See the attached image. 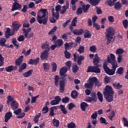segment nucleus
Wrapping results in <instances>:
<instances>
[{"label": "nucleus", "mask_w": 128, "mask_h": 128, "mask_svg": "<svg viewBox=\"0 0 128 128\" xmlns=\"http://www.w3.org/2000/svg\"><path fill=\"white\" fill-rule=\"evenodd\" d=\"M47 9L40 8L38 11L37 20L40 24H46L48 21V16H46Z\"/></svg>", "instance_id": "obj_1"}, {"label": "nucleus", "mask_w": 128, "mask_h": 128, "mask_svg": "<svg viewBox=\"0 0 128 128\" xmlns=\"http://www.w3.org/2000/svg\"><path fill=\"white\" fill-rule=\"evenodd\" d=\"M62 80H60V78L58 76L56 75L54 77V84L56 87H58L59 86V91L60 93H64L65 91V88L66 84V78H64L62 77Z\"/></svg>", "instance_id": "obj_2"}, {"label": "nucleus", "mask_w": 128, "mask_h": 128, "mask_svg": "<svg viewBox=\"0 0 128 128\" xmlns=\"http://www.w3.org/2000/svg\"><path fill=\"white\" fill-rule=\"evenodd\" d=\"M114 90L112 87L109 85H106L103 94L105 98L108 102H111L114 101Z\"/></svg>", "instance_id": "obj_3"}, {"label": "nucleus", "mask_w": 128, "mask_h": 128, "mask_svg": "<svg viewBox=\"0 0 128 128\" xmlns=\"http://www.w3.org/2000/svg\"><path fill=\"white\" fill-rule=\"evenodd\" d=\"M21 26L22 25L18 22H13V30L11 31L10 28H7L5 32V38H6V39H8L10 38V36H12L14 34V32L18 31Z\"/></svg>", "instance_id": "obj_4"}, {"label": "nucleus", "mask_w": 128, "mask_h": 128, "mask_svg": "<svg viewBox=\"0 0 128 128\" xmlns=\"http://www.w3.org/2000/svg\"><path fill=\"white\" fill-rule=\"evenodd\" d=\"M95 86H100L102 84L98 82V78L96 77L90 78L88 80V82L84 84V87L88 89L92 90L94 87V84Z\"/></svg>", "instance_id": "obj_5"}, {"label": "nucleus", "mask_w": 128, "mask_h": 128, "mask_svg": "<svg viewBox=\"0 0 128 128\" xmlns=\"http://www.w3.org/2000/svg\"><path fill=\"white\" fill-rule=\"evenodd\" d=\"M41 48L42 49H46V50H44L43 52H42L40 55V58L42 60H47L49 56V52L50 50V48H49V44H47L46 43H44L42 44Z\"/></svg>", "instance_id": "obj_6"}, {"label": "nucleus", "mask_w": 128, "mask_h": 128, "mask_svg": "<svg viewBox=\"0 0 128 128\" xmlns=\"http://www.w3.org/2000/svg\"><path fill=\"white\" fill-rule=\"evenodd\" d=\"M115 34V30L114 28H112V26L109 27L106 29V32H105L106 37L107 40L106 44L108 45L112 40Z\"/></svg>", "instance_id": "obj_7"}, {"label": "nucleus", "mask_w": 128, "mask_h": 128, "mask_svg": "<svg viewBox=\"0 0 128 128\" xmlns=\"http://www.w3.org/2000/svg\"><path fill=\"white\" fill-rule=\"evenodd\" d=\"M87 72H94L96 74H100V69L97 66H89L87 70Z\"/></svg>", "instance_id": "obj_8"}, {"label": "nucleus", "mask_w": 128, "mask_h": 128, "mask_svg": "<svg viewBox=\"0 0 128 128\" xmlns=\"http://www.w3.org/2000/svg\"><path fill=\"white\" fill-rule=\"evenodd\" d=\"M14 114L16 116H16V118L18 119L23 118L26 115L24 112L22 113V109L20 108L14 110Z\"/></svg>", "instance_id": "obj_9"}, {"label": "nucleus", "mask_w": 128, "mask_h": 128, "mask_svg": "<svg viewBox=\"0 0 128 128\" xmlns=\"http://www.w3.org/2000/svg\"><path fill=\"white\" fill-rule=\"evenodd\" d=\"M90 96H88L87 101L88 102H91L93 101L96 102L97 101V97L96 92H92L90 94Z\"/></svg>", "instance_id": "obj_10"}, {"label": "nucleus", "mask_w": 128, "mask_h": 128, "mask_svg": "<svg viewBox=\"0 0 128 128\" xmlns=\"http://www.w3.org/2000/svg\"><path fill=\"white\" fill-rule=\"evenodd\" d=\"M108 62L109 64H112V69L113 70H116V68H118V63L116 61H112L109 58V56H108Z\"/></svg>", "instance_id": "obj_11"}, {"label": "nucleus", "mask_w": 128, "mask_h": 128, "mask_svg": "<svg viewBox=\"0 0 128 128\" xmlns=\"http://www.w3.org/2000/svg\"><path fill=\"white\" fill-rule=\"evenodd\" d=\"M22 8V5L16 2H14L12 5V9L11 10L14 12L16 10H20Z\"/></svg>", "instance_id": "obj_12"}, {"label": "nucleus", "mask_w": 128, "mask_h": 128, "mask_svg": "<svg viewBox=\"0 0 128 128\" xmlns=\"http://www.w3.org/2000/svg\"><path fill=\"white\" fill-rule=\"evenodd\" d=\"M24 60V56H21L18 57L16 60H15V64L16 66H20L22 64Z\"/></svg>", "instance_id": "obj_13"}, {"label": "nucleus", "mask_w": 128, "mask_h": 128, "mask_svg": "<svg viewBox=\"0 0 128 128\" xmlns=\"http://www.w3.org/2000/svg\"><path fill=\"white\" fill-rule=\"evenodd\" d=\"M12 113L10 112H7L6 114H5L4 117V122H7L8 120H10L12 117Z\"/></svg>", "instance_id": "obj_14"}, {"label": "nucleus", "mask_w": 128, "mask_h": 128, "mask_svg": "<svg viewBox=\"0 0 128 128\" xmlns=\"http://www.w3.org/2000/svg\"><path fill=\"white\" fill-rule=\"evenodd\" d=\"M18 66H10L8 67L5 68V70L7 72H11L12 71L17 70Z\"/></svg>", "instance_id": "obj_15"}, {"label": "nucleus", "mask_w": 128, "mask_h": 128, "mask_svg": "<svg viewBox=\"0 0 128 128\" xmlns=\"http://www.w3.org/2000/svg\"><path fill=\"white\" fill-rule=\"evenodd\" d=\"M108 76H114L115 74L116 70L114 69H110V68L104 70Z\"/></svg>", "instance_id": "obj_16"}, {"label": "nucleus", "mask_w": 128, "mask_h": 128, "mask_svg": "<svg viewBox=\"0 0 128 128\" xmlns=\"http://www.w3.org/2000/svg\"><path fill=\"white\" fill-rule=\"evenodd\" d=\"M84 32V30L83 29L80 30H72V34L75 36H80Z\"/></svg>", "instance_id": "obj_17"}, {"label": "nucleus", "mask_w": 128, "mask_h": 128, "mask_svg": "<svg viewBox=\"0 0 128 128\" xmlns=\"http://www.w3.org/2000/svg\"><path fill=\"white\" fill-rule=\"evenodd\" d=\"M39 60H40L39 58H37L34 60L30 59V60L28 61V64H32V65L34 64L36 66L39 62Z\"/></svg>", "instance_id": "obj_18"}, {"label": "nucleus", "mask_w": 128, "mask_h": 128, "mask_svg": "<svg viewBox=\"0 0 128 128\" xmlns=\"http://www.w3.org/2000/svg\"><path fill=\"white\" fill-rule=\"evenodd\" d=\"M10 106L13 110H17L18 108V104L16 101L13 100L10 104Z\"/></svg>", "instance_id": "obj_19"}, {"label": "nucleus", "mask_w": 128, "mask_h": 128, "mask_svg": "<svg viewBox=\"0 0 128 128\" xmlns=\"http://www.w3.org/2000/svg\"><path fill=\"white\" fill-rule=\"evenodd\" d=\"M52 16L54 18H55L56 20H58L60 18L59 12H54V8L52 9Z\"/></svg>", "instance_id": "obj_20"}, {"label": "nucleus", "mask_w": 128, "mask_h": 128, "mask_svg": "<svg viewBox=\"0 0 128 128\" xmlns=\"http://www.w3.org/2000/svg\"><path fill=\"white\" fill-rule=\"evenodd\" d=\"M54 42L58 46V48H60L63 44V40L62 39H58Z\"/></svg>", "instance_id": "obj_21"}, {"label": "nucleus", "mask_w": 128, "mask_h": 128, "mask_svg": "<svg viewBox=\"0 0 128 128\" xmlns=\"http://www.w3.org/2000/svg\"><path fill=\"white\" fill-rule=\"evenodd\" d=\"M80 108L82 111L85 112L86 108L88 106V104L86 102H82L80 103Z\"/></svg>", "instance_id": "obj_22"}, {"label": "nucleus", "mask_w": 128, "mask_h": 128, "mask_svg": "<svg viewBox=\"0 0 128 128\" xmlns=\"http://www.w3.org/2000/svg\"><path fill=\"white\" fill-rule=\"evenodd\" d=\"M44 70L46 72H48L50 70V64L47 62L43 64Z\"/></svg>", "instance_id": "obj_23"}, {"label": "nucleus", "mask_w": 128, "mask_h": 128, "mask_svg": "<svg viewBox=\"0 0 128 128\" xmlns=\"http://www.w3.org/2000/svg\"><path fill=\"white\" fill-rule=\"evenodd\" d=\"M100 0H89V2L91 5L96 6L98 4Z\"/></svg>", "instance_id": "obj_24"}, {"label": "nucleus", "mask_w": 128, "mask_h": 128, "mask_svg": "<svg viewBox=\"0 0 128 128\" xmlns=\"http://www.w3.org/2000/svg\"><path fill=\"white\" fill-rule=\"evenodd\" d=\"M32 28H30L26 30L24 28H22L23 33L26 38L28 35L29 32L31 31Z\"/></svg>", "instance_id": "obj_25"}, {"label": "nucleus", "mask_w": 128, "mask_h": 128, "mask_svg": "<svg viewBox=\"0 0 128 128\" xmlns=\"http://www.w3.org/2000/svg\"><path fill=\"white\" fill-rule=\"evenodd\" d=\"M27 66V65L26 62H23L21 66L19 67V69H18V72H22L26 70V68Z\"/></svg>", "instance_id": "obj_26"}, {"label": "nucleus", "mask_w": 128, "mask_h": 128, "mask_svg": "<svg viewBox=\"0 0 128 128\" xmlns=\"http://www.w3.org/2000/svg\"><path fill=\"white\" fill-rule=\"evenodd\" d=\"M58 108H60V110H61V111L64 114L66 115L68 114V112L66 110L65 106L61 104L58 106Z\"/></svg>", "instance_id": "obj_27"}, {"label": "nucleus", "mask_w": 128, "mask_h": 128, "mask_svg": "<svg viewBox=\"0 0 128 128\" xmlns=\"http://www.w3.org/2000/svg\"><path fill=\"white\" fill-rule=\"evenodd\" d=\"M112 86L116 89H120L122 88V84H120L119 82H116L112 84Z\"/></svg>", "instance_id": "obj_28"}, {"label": "nucleus", "mask_w": 128, "mask_h": 128, "mask_svg": "<svg viewBox=\"0 0 128 128\" xmlns=\"http://www.w3.org/2000/svg\"><path fill=\"white\" fill-rule=\"evenodd\" d=\"M7 42V39L4 38H0V46L3 47V46H5L6 43Z\"/></svg>", "instance_id": "obj_29"}, {"label": "nucleus", "mask_w": 128, "mask_h": 128, "mask_svg": "<svg viewBox=\"0 0 128 128\" xmlns=\"http://www.w3.org/2000/svg\"><path fill=\"white\" fill-rule=\"evenodd\" d=\"M78 92L76 90H73L72 91L71 93V97L72 98L75 99L76 98L78 97Z\"/></svg>", "instance_id": "obj_30"}, {"label": "nucleus", "mask_w": 128, "mask_h": 128, "mask_svg": "<svg viewBox=\"0 0 128 128\" xmlns=\"http://www.w3.org/2000/svg\"><path fill=\"white\" fill-rule=\"evenodd\" d=\"M94 65L98 67V64L100 63V58L98 57H96L94 58L93 61Z\"/></svg>", "instance_id": "obj_31"}, {"label": "nucleus", "mask_w": 128, "mask_h": 128, "mask_svg": "<svg viewBox=\"0 0 128 128\" xmlns=\"http://www.w3.org/2000/svg\"><path fill=\"white\" fill-rule=\"evenodd\" d=\"M114 3H115V2L112 0H108V1H106L105 2V4H106V6H114Z\"/></svg>", "instance_id": "obj_32"}, {"label": "nucleus", "mask_w": 128, "mask_h": 128, "mask_svg": "<svg viewBox=\"0 0 128 128\" xmlns=\"http://www.w3.org/2000/svg\"><path fill=\"white\" fill-rule=\"evenodd\" d=\"M84 60V56H78V60H77V64L78 65H80L82 64V60Z\"/></svg>", "instance_id": "obj_33"}, {"label": "nucleus", "mask_w": 128, "mask_h": 128, "mask_svg": "<svg viewBox=\"0 0 128 128\" xmlns=\"http://www.w3.org/2000/svg\"><path fill=\"white\" fill-rule=\"evenodd\" d=\"M52 123L54 126L58 127L60 126V121L56 118L52 120Z\"/></svg>", "instance_id": "obj_34"}, {"label": "nucleus", "mask_w": 128, "mask_h": 128, "mask_svg": "<svg viewBox=\"0 0 128 128\" xmlns=\"http://www.w3.org/2000/svg\"><path fill=\"white\" fill-rule=\"evenodd\" d=\"M52 67V72H56L57 70V64L56 62H52L51 64Z\"/></svg>", "instance_id": "obj_35"}, {"label": "nucleus", "mask_w": 128, "mask_h": 128, "mask_svg": "<svg viewBox=\"0 0 128 128\" xmlns=\"http://www.w3.org/2000/svg\"><path fill=\"white\" fill-rule=\"evenodd\" d=\"M90 7V5L87 4L86 6H83L82 7V9L83 10V12L84 13H86L88 12V9Z\"/></svg>", "instance_id": "obj_36"}, {"label": "nucleus", "mask_w": 128, "mask_h": 128, "mask_svg": "<svg viewBox=\"0 0 128 128\" xmlns=\"http://www.w3.org/2000/svg\"><path fill=\"white\" fill-rule=\"evenodd\" d=\"M32 70H30L27 72H25L23 74L24 77L27 78L28 77L30 76H31L32 73Z\"/></svg>", "instance_id": "obj_37"}, {"label": "nucleus", "mask_w": 128, "mask_h": 128, "mask_svg": "<svg viewBox=\"0 0 128 128\" xmlns=\"http://www.w3.org/2000/svg\"><path fill=\"white\" fill-rule=\"evenodd\" d=\"M78 52L80 54H84V46H79V48L78 50Z\"/></svg>", "instance_id": "obj_38"}, {"label": "nucleus", "mask_w": 128, "mask_h": 128, "mask_svg": "<svg viewBox=\"0 0 128 128\" xmlns=\"http://www.w3.org/2000/svg\"><path fill=\"white\" fill-rule=\"evenodd\" d=\"M97 96L98 97V98L100 102H103V96L100 92H97Z\"/></svg>", "instance_id": "obj_39"}, {"label": "nucleus", "mask_w": 128, "mask_h": 128, "mask_svg": "<svg viewBox=\"0 0 128 128\" xmlns=\"http://www.w3.org/2000/svg\"><path fill=\"white\" fill-rule=\"evenodd\" d=\"M114 8L116 9V10H118L120 9L122 7V4H120V2H118L116 4H114Z\"/></svg>", "instance_id": "obj_40"}, {"label": "nucleus", "mask_w": 128, "mask_h": 128, "mask_svg": "<svg viewBox=\"0 0 128 128\" xmlns=\"http://www.w3.org/2000/svg\"><path fill=\"white\" fill-rule=\"evenodd\" d=\"M91 36H92V34L90 31L88 30L84 34V38H91Z\"/></svg>", "instance_id": "obj_41"}, {"label": "nucleus", "mask_w": 128, "mask_h": 128, "mask_svg": "<svg viewBox=\"0 0 128 128\" xmlns=\"http://www.w3.org/2000/svg\"><path fill=\"white\" fill-rule=\"evenodd\" d=\"M76 22H78V16H76L74 18H73L71 23V26H76Z\"/></svg>", "instance_id": "obj_42"}, {"label": "nucleus", "mask_w": 128, "mask_h": 128, "mask_svg": "<svg viewBox=\"0 0 128 128\" xmlns=\"http://www.w3.org/2000/svg\"><path fill=\"white\" fill-rule=\"evenodd\" d=\"M57 29V26H54L52 30H50V31L48 32V34H49L50 36L53 34L56 31Z\"/></svg>", "instance_id": "obj_43"}, {"label": "nucleus", "mask_w": 128, "mask_h": 128, "mask_svg": "<svg viewBox=\"0 0 128 128\" xmlns=\"http://www.w3.org/2000/svg\"><path fill=\"white\" fill-rule=\"evenodd\" d=\"M68 9V8L66 7V6H62V10H60V14H64L66 12Z\"/></svg>", "instance_id": "obj_44"}, {"label": "nucleus", "mask_w": 128, "mask_h": 128, "mask_svg": "<svg viewBox=\"0 0 128 128\" xmlns=\"http://www.w3.org/2000/svg\"><path fill=\"white\" fill-rule=\"evenodd\" d=\"M116 73L120 75H122L124 74V68L122 67H120L118 68Z\"/></svg>", "instance_id": "obj_45"}, {"label": "nucleus", "mask_w": 128, "mask_h": 128, "mask_svg": "<svg viewBox=\"0 0 128 128\" xmlns=\"http://www.w3.org/2000/svg\"><path fill=\"white\" fill-rule=\"evenodd\" d=\"M41 116V113H38V114H36L34 117V120L35 123H37L38 121V118Z\"/></svg>", "instance_id": "obj_46"}, {"label": "nucleus", "mask_w": 128, "mask_h": 128, "mask_svg": "<svg viewBox=\"0 0 128 128\" xmlns=\"http://www.w3.org/2000/svg\"><path fill=\"white\" fill-rule=\"evenodd\" d=\"M12 44H14V46L18 49L19 47V44H16L18 42V41L16 38H14L12 40Z\"/></svg>", "instance_id": "obj_47"}, {"label": "nucleus", "mask_w": 128, "mask_h": 128, "mask_svg": "<svg viewBox=\"0 0 128 128\" xmlns=\"http://www.w3.org/2000/svg\"><path fill=\"white\" fill-rule=\"evenodd\" d=\"M64 54L66 58L68 59L70 58V53L68 52V50H65Z\"/></svg>", "instance_id": "obj_48"}, {"label": "nucleus", "mask_w": 128, "mask_h": 128, "mask_svg": "<svg viewBox=\"0 0 128 128\" xmlns=\"http://www.w3.org/2000/svg\"><path fill=\"white\" fill-rule=\"evenodd\" d=\"M70 101V98L66 96L64 98H62V102L64 104H66L68 103Z\"/></svg>", "instance_id": "obj_49"}, {"label": "nucleus", "mask_w": 128, "mask_h": 128, "mask_svg": "<svg viewBox=\"0 0 128 128\" xmlns=\"http://www.w3.org/2000/svg\"><path fill=\"white\" fill-rule=\"evenodd\" d=\"M104 82L106 83V84L110 82H111V78L108 76H106L104 78Z\"/></svg>", "instance_id": "obj_50"}, {"label": "nucleus", "mask_w": 128, "mask_h": 128, "mask_svg": "<svg viewBox=\"0 0 128 128\" xmlns=\"http://www.w3.org/2000/svg\"><path fill=\"white\" fill-rule=\"evenodd\" d=\"M78 69H79V68L78 66L74 65L72 66V70L73 72L74 73L77 72Z\"/></svg>", "instance_id": "obj_51"}, {"label": "nucleus", "mask_w": 128, "mask_h": 128, "mask_svg": "<svg viewBox=\"0 0 128 128\" xmlns=\"http://www.w3.org/2000/svg\"><path fill=\"white\" fill-rule=\"evenodd\" d=\"M4 58L0 54V66H4Z\"/></svg>", "instance_id": "obj_52"}, {"label": "nucleus", "mask_w": 128, "mask_h": 128, "mask_svg": "<svg viewBox=\"0 0 128 128\" xmlns=\"http://www.w3.org/2000/svg\"><path fill=\"white\" fill-rule=\"evenodd\" d=\"M90 50L92 52H96V46H90Z\"/></svg>", "instance_id": "obj_53"}, {"label": "nucleus", "mask_w": 128, "mask_h": 128, "mask_svg": "<svg viewBox=\"0 0 128 128\" xmlns=\"http://www.w3.org/2000/svg\"><path fill=\"white\" fill-rule=\"evenodd\" d=\"M108 61H106L104 62H103L102 68H103V69H104V70H105L107 68H109V67H108Z\"/></svg>", "instance_id": "obj_54"}, {"label": "nucleus", "mask_w": 128, "mask_h": 128, "mask_svg": "<svg viewBox=\"0 0 128 128\" xmlns=\"http://www.w3.org/2000/svg\"><path fill=\"white\" fill-rule=\"evenodd\" d=\"M67 126L68 127V128H75L76 124L74 122H71L70 123H68L67 124Z\"/></svg>", "instance_id": "obj_55"}, {"label": "nucleus", "mask_w": 128, "mask_h": 128, "mask_svg": "<svg viewBox=\"0 0 128 128\" xmlns=\"http://www.w3.org/2000/svg\"><path fill=\"white\" fill-rule=\"evenodd\" d=\"M17 40L19 42H24V38L23 35H20L17 38Z\"/></svg>", "instance_id": "obj_56"}, {"label": "nucleus", "mask_w": 128, "mask_h": 128, "mask_svg": "<svg viewBox=\"0 0 128 128\" xmlns=\"http://www.w3.org/2000/svg\"><path fill=\"white\" fill-rule=\"evenodd\" d=\"M98 114L96 112H94V113L92 114V116H90L91 118H92L94 120H96Z\"/></svg>", "instance_id": "obj_57"}, {"label": "nucleus", "mask_w": 128, "mask_h": 128, "mask_svg": "<svg viewBox=\"0 0 128 128\" xmlns=\"http://www.w3.org/2000/svg\"><path fill=\"white\" fill-rule=\"evenodd\" d=\"M48 107L47 106H44L43 109H42V112H43L44 114H47L48 112Z\"/></svg>", "instance_id": "obj_58"}, {"label": "nucleus", "mask_w": 128, "mask_h": 128, "mask_svg": "<svg viewBox=\"0 0 128 128\" xmlns=\"http://www.w3.org/2000/svg\"><path fill=\"white\" fill-rule=\"evenodd\" d=\"M122 24L124 25V26L125 28H127L128 26V20H124L122 22Z\"/></svg>", "instance_id": "obj_59"}, {"label": "nucleus", "mask_w": 128, "mask_h": 128, "mask_svg": "<svg viewBox=\"0 0 128 128\" xmlns=\"http://www.w3.org/2000/svg\"><path fill=\"white\" fill-rule=\"evenodd\" d=\"M28 10V6L27 5H24L23 8L21 10V12L23 13H26Z\"/></svg>", "instance_id": "obj_60"}, {"label": "nucleus", "mask_w": 128, "mask_h": 128, "mask_svg": "<svg viewBox=\"0 0 128 128\" xmlns=\"http://www.w3.org/2000/svg\"><path fill=\"white\" fill-rule=\"evenodd\" d=\"M124 53V50L122 48H118L116 50L117 54H122Z\"/></svg>", "instance_id": "obj_61"}, {"label": "nucleus", "mask_w": 128, "mask_h": 128, "mask_svg": "<svg viewBox=\"0 0 128 128\" xmlns=\"http://www.w3.org/2000/svg\"><path fill=\"white\" fill-rule=\"evenodd\" d=\"M70 32H67V33H64L62 36V38L64 40H67L68 39V35H70Z\"/></svg>", "instance_id": "obj_62"}, {"label": "nucleus", "mask_w": 128, "mask_h": 128, "mask_svg": "<svg viewBox=\"0 0 128 128\" xmlns=\"http://www.w3.org/2000/svg\"><path fill=\"white\" fill-rule=\"evenodd\" d=\"M82 8H78L76 14L77 15L82 14Z\"/></svg>", "instance_id": "obj_63"}, {"label": "nucleus", "mask_w": 128, "mask_h": 128, "mask_svg": "<svg viewBox=\"0 0 128 128\" xmlns=\"http://www.w3.org/2000/svg\"><path fill=\"white\" fill-rule=\"evenodd\" d=\"M122 120H123L124 122V126L128 127V119L126 118H124H124H122Z\"/></svg>", "instance_id": "obj_64"}]
</instances>
